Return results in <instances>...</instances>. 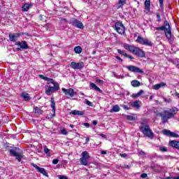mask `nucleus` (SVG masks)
Returning <instances> with one entry per match:
<instances>
[{
  "label": "nucleus",
  "instance_id": "obj_1",
  "mask_svg": "<svg viewBox=\"0 0 179 179\" xmlns=\"http://www.w3.org/2000/svg\"><path fill=\"white\" fill-rule=\"evenodd\" d=\"M178 111V108L173 107L169 110H164L163 113H157V115H159V117H162L163 124H166V122H169V120L174 118V116L177 114Z\"/></svg>",
  "mask_w": 179,
  "mask_h": 179
},
{
  "label": "nucleus",
  "instance_id": "obj_2",
  "mask_svg": "<svg viewBox=\"0 0 179 179\" xmlns=\"http://www.w3.org/2000/svg\"><path fill=\"white\" fill-rule=\"evenodd\" d=\"M124 47L129 52H133L134 55H137L140 58L145 57V51L142 50V49L129 44H124Z\"/></svg>",
  "mask_w": 179,
  "mask_h": 179
},
{
  "label": "nucleus",
  "instance_id": "obj_3",
  "mask_svg": "<svg viewBox=\"0 0 179 179\" xmlns=\"http://www.w3.org/2000/svg\"><path fill=\"white\" fill-rule=\"evenodd\" d=\"M139 129L141 132L143 134V135L147 136V138H150V139H153V138H155V134L152 129H150V127H149L148 124L143 122H141L139 127Z\"/></svg>",
  "mask_w": 179,
  "mask_h": 179
},
{
  "label": "nucleus",
  "instance_id": "obj_4",
  "mask_svg": "<svg viewBox=\"0 0 179 179\" xmlns=\"http://www.w3.org/2000/svg\"><path fill=\"white\" fill-rule=\"evenodd\" d=\"M155 30H161L162 31H164L167 40H169V41L170 40H171V27H170V23H169L168 20L164 21V25L162 27H155Z\"/></svg>",
  "mask_w": 179,
  "mask_h": 179
},
{
  "label": "nucleus",
  "instance_id": "obj_5",
  "mask_svg": "<svg viewBox=\"0 0 179 179\" xmlns=\"http://www.w3.org/2000/svg\"><path fill=\"white\" fill-rule=\"evenodd\" d=\"M59 90V85H53V87L50 85L45 86V93L47 96H51L52 93H55V92H58Z\"/></svg>",
  "mask_w": 179,
  "mask_h": 179
},
{
  "label": "nucleus",
  "instance_id": "obj_6",
  "mask_svg": "<svg viewBox=\"0 0 179 179\" xmlns=\"http://www.w3.org/2000/svg\"><path fill=\"white\" fill-rule=\"evenodd\" d=\"M89 159H90V155L87 151H84L81 154V157L80 158V163L82 166H87L89 164Z\"/></svg>",
  "mask_w": 179,
  "mask_h": 179
},
{
  "label": "nucleus",
  "instance_id": "obj_7",
  "mask_svg": "<svg viewBox=\"0 0 179 179\" xmlns=\"http://www.w3.org/2000/svg\"><path fill=\"white\" fill-rule=\"evenodd\" d=\"M137 43L141 44L142 45H148V47H152L153 45V43L150 41V40L148 38H143L142 36H138L136 40Z\"/></svg>",
  "mask_w": 179,
  "mask_h": 179
},
{
  "label": "nucleus",
  "instance_id": "obj_8",
  "mask_svg": "<svg viewBox=\"0 0 179 179\" xmlns=\"http://www.w3.org/2000/svg\"><path fill=\"white\" fill-rule=\"evenodd\" d=\"M115 29L119 34H125V27L121 22H117L115 24Z\"/></svg>",
  "mask_w": 179,
  "mask_h": 179
},
{
  "label": "nucleus",
  "instance_id": "obj_9",
  "mask_svg": "<svg viewBox=\"0 0 179 179\" xmlns=\"http://www.w3.org/2000/svg\"><path fill=\"white\" fill-rule=\"evenodd\" d=\"M70 23L74 27H77V29H80L81 30H83V29H85L83 23H82V22H80V20H78L76 18H72L70 21Z\"/></svg>",
  "mask_w": 179,
  "mask_h": 179
},
{
  "label": "nucleus",
  "instance_id": "obj_10",
  "mask_svg": "<svg viewBox=\"0 0 179 179\" xmlns=\"http://www.w3.org/2000/svg\"><path fill=\"white\" fill-rule=\"evenodd\" d=\"M127 69L130 72H134L135 73H143V70L136 66H127Z\"/></svg>",
  "mask_w": 179,
  "mask_h": 179
},
{
  "label": "nucleus",
  "instance_id": "obj_11",
  "mask_svg": "<svg viewBox=\"0 0 179 179\" xmlns=\"http://www.w3.org/2000/svg\"><path fill=\"white\" fill-rule=\"evenodd\" d=\"M70 66L72 69H82L85 66V64L83 62L78 63L73 62L71 63Z\"/></svg>",
  "mask_w": 179,
  "mask_h": 179
},
{
  "label": "nucleus",
  "instance_id": "obj_12",
  "mask_svg": "<svg viewBox=\"0 0 179 179\" xmlns=\"http://www.w3.org/2000/svg\"><path fill=\"white\" fill-rule=\"evenodd\" d=\"M63 93L66 96H69L70 97H73L75 96V90L72 88L66 89L64 87L62 88Z\"/></svg>",
  "mask_w": 179,
  "mask_h": 179
},
{
  "label": "nucleus",
  "instance_id": "obj_13",
  "mask_svg": "<svg viewBox=\"0 0 179 179\" xmlns=\"http://www.w3.org/2000/svg\"><path fill=\"white\" fill-rule=\"evenodd\" d=\"M162 134H164V135H165L166 136H169L170 138H178L179 136L178 134L172 132L170 130H167V129H164L162 131Z\"/></svg>",
  "mask_w": 179,
  "mask_h": 179
},
{
  "label": "nucleus",
  "instance_id": "obj_14",
  "mask_svg": "<svg viewBox=\"0 0 179 179\" xmlns=\"http://www.w3.org/2000/svg\"><path fill=\"white\" fill-rule=\"evenodd\" d=\"M31 166L34 167V169H36V170H37L38 173H41V174H43V176H45L46 177H48V173H47V171L44 168H41L35 164H31Z\"/></svg>",
  "mask_w": 179,
  "mask_h": 179
},
{
  "label": "nucleus",
  "instance_id": "obj_15",
  "mask_svg": "<svg viewBox=\"0 0 179 179\" xmlns=\"http://www.w3.org/2000/svg\"><path fill=\"white\" fill-rule=\"evenodd\" d=\"M8 37H9L10 41L15 43L17 41V38L20 37V33L10 34L8 35Z\"/></svg>",
  "mask_w": 179,
  "mask_h": 179
},
{
  "label": "nucleus",
  "instance_id": "obj_16",
  "mask_svg": "<svg viewBox=\"0 0 179 179\" xmlns=\"http://www.w3.org/2000/svg\"><path fill=\"white\" fill-rule=\"evenodd\" d=\"M15 45L20 47L22 50H27L29 46L27 45V42L26 41H22L21 42H16Z\"/></svg>",
  "mask_w": 179,
  "mask_h": 179
},
{
  "label": "nucleus",
  "instance_id": "obj_17",
  "mask_svg": "<svg viewBox=\"0 0 179 179\" xmlns=\"http://www.w3.org/2000/svg\"><path fill=\"white\" fill-rule=\"evenodd\" d=\"M90 89H92L93 90H96V92H99V93H103V90H101L94 83H90Z\"/></svg>",
  "mask_w": 179,
  "mask_h": 179
},
{
  "label": "nucleus",
  "instance_id": "obj_18",
  "mask_svg": "<svg viewBox=\"0 0 179 179\" xmlns=\"http://www.w3.org/2000/svg\"><path fill=\"white\" fill-rule=\"evenodd\" d=\"M139 103H141V101H135L134 102H129V105L134 108H141V104Z\"/></svg>",
  "mask_w": 179,
  "mask_h": 179
},
{
  "label": "nucleus",
  "instance_id": "obj_19",
  "mask_svg": "<svg viewBox=\"0 0 179 179\" xmlns=\"http://www.w3.org/2000/svg\"><path fill=\"white\" fill-rule=\"evenodd\" d=\"M51 101V108H52V111H53V114L52 115V118L53 117H55V101L54 100V98H51L50 99Z\"/></svg>",
  "mask_w": 179,
  "mask_h": 179
},
{
  "label": "nucleus",
  "instance_id": "obj_20",
  "mask_svg": "<svg viewBox=\"0 0 179 179\" xmlns=\"http://www.w3.org/2000/svg\"><path fill=\"white\" fill-rule=\"evenodd\" d=\"M19 153V148L14 147L10 150V156L15 157Z\"/></svg>",
  "mask_w": 179,
  "mask_h": 179
},
{
  "label": "nucleus",
  "instance_id": "obj_21",
  "mask_svg": "<svg viewBox=\"0 0 179 179\" xmlns=\"http://www.w3.org/2000/svg\"><path fill=\"white\" fill-rule=\"evenodd\" d=\"M170 146H171L172 148H175L176 149H179V141H171L169 143Z\"/></svg>",
  "mask_w": 179,
  "mask_h": 179
},
{
  "label": "nucleus",
  "instance_id": "obj_22",
  "mask_svg": "<svg viewBox=\"0 0 179 179\" xmlns=\"http://www.w3.org/2000/svg\"><path fill=\"white\" fill-rule=\"evenodd\" d=\"M125 3H127V0H118V2L117 3V9H120V8H123Z\"/></svg>",
  "mask_w": 179,
  "mask_h": 179
},
{
  "label": "nucleus",
  "instance_id": "obj_23",
  "mask_svg": "<svg viewBox=\"0 0 179 179\" xmlns=\"http://www.w3.org/2000/svg\"><path fill=\"white\" fill-rule=\"evenodd\" d=\"M34 113L35 114H43V113H44V111H43V110H41V108H40L37 106H34Z\"/></svg>",
  "mask_w": 179,
  "mask_h": 179
},
{
  "label": "nucleus",
  "instance_id": "obj_24",
  "mask_svg": "<svg viewBox=\"0 0 179 179\" xmlns=\"http://www.w3.org/2000/svg\"><path fill=\"white\" fill-rule=\"evenodd\" d=\"M21 96L23 97V99L25 101H29V100H30V99H31L29 94H27L26 92H22L21 94Z\"/></svg>",
  "mask_w": 179,
  "mask_h": 179
},
{
  "label": "nucleus",
  "instance_id": "obj_25",
  "mask_svg": "<svg viewBox=\"0 0 179 179\" xmlns=\"http://www.w3.org/2000/svg\"><path fill=\"white\" fill-rule=\"evenodd\" d=\"M131 85L133 86V87H139V86H141V83L136 80H134L131 82Z\"/></svg>",
  "mask_w": 179,
  "mask_h": 179
},
{
  "label": "nucleus",
  "instance_id": "obj_26",
  "mask_svg": "<svg viewBox=\"0 0 179 179\" xmlns=\"http://www.w3.org/2000/svg\"><path fill=\"white\" fill-rule=\"evenodd\" d=\"M144 5H145V9L146 10H150V0H145V3H144Z\"/></svg>",
  "mask_w": 179,
  "mask_h": 179
},
{
  "label": "nucleus",
  "instance_id": "obj_27",
  "mask_svg": "<svg viewBox=\"0 0 179 179\" xmlns=\"http://www.w3.org/2000/svg\"><path fill=\"white\" fill-rule=\"evenodd\" d=\"M120 110V106L118 105H115L110 109V113H118Z\"/></svg>",
  "mask_w": 179,
  "mask_h": 179
},
{
  "label": "nucleus",
  "instance_id": "obj_28",
  "mask_svg": "<svg viewBox=\"0 0 179 179\" xmlns=\"http://www.w3.org/2000/svg\"><path fill=\"white\" fill-rule=\"evenodd\" d=\"M43 27L46 29V30H52L54 29V27L52 26V24L51 23H47L45 25H43Z\"/></svg>",
  "mask_w": 179,
  "mask_h": 179
},
{
  "label": "nucleus",
  "instance_id": "obj_29",
  "mask_svg": "<svg viewBox=\"0 0 179 179\" xmlns=\"http://www.w3.org/2000/svg\"><path fill=\"white\" fill-rule=\"evenodd\" d=\"M31 6V5L28 4V3L24 4L23 6H22L23 12H27V10H29L30 9Z\"/></svg>",
  "mask_w": 179,
  "mask_h": 179
},
{
  "label": "nucleus",
  "instance_id": "obj_30",
  "mask_svg": "<svg viewBox=\"0 0 179 179\" xmlns=\"http://www.w3.org/2000/svg\"><path fill=\"white\" fill-rule=\"evenodd\" d=\"M82 51H83V50L80 46H76L74 48V52H76V54H80Z\"/></svg>",
  "mask_w": 179,
  "mask_h": 179
},
{
  "label": "nucleus",
  "instance_id": "obj_31",
  "mask_svg": "<svg viewBox=\"0 0 179 179\" xmlns=\"http://www.w3.org/2000/svg\"><path fill=\"white\" fill-rule=\"evenodd\" d=\"M48 79L49 80H46L48 81V85L52 84V85H53V86L59 85V84H58V83L55 82L53 79H51L50 78H48Z\"/></svg>",
  "mask_w": 179,
  "mask_h": 179
},
{
  "label": "nucleus",
  "instance_id": "obj_32",
  "mask_svg": "<svg viewBox=\"0 0 179 179\" xmlns=\"http://www.w3.org/2000/svg\"><path fill=\"white\" fill-rule=\"evenodd\" d=\"M143 90H141L137 94H132L131 97H133V99H136L139 97L141 94H143Z\"/></svg>",
  "mask_w": 179,
  "mask_h": 179
},
{
  "label": "nucleus",
  "instance_id": "obj_33",
  "mask_svg": "<svg viewBox=\"0 0 179 179\" xmlns=\"http://www.w3.org/2000/svg\"><path fill=\"white\" fill-rule=\"evenodd\" d=\"M14 157H16L17 162H22V159H23V155L18 152Z\"/></svg>",
  "mask_w": 179,
  "mask_h": 179
},
{
  "label": "nucleus",
  "instance_id": "obj_34",
  "mask_svg": "<svg viewBox=\"0 0 179 179\" xmlns=\"http://www.w3.org/2000/svg\"><path fill=\"white\" fill-rule=\"evenodd\" d=\"M43 152H45V153L47 155V156H48V157H50V156H51V155L50 153V149H48V148H47V146L43 147Z\"/></svg>",
  "mask_w": 179,
  "mask_h": 179
},
{
  "label": "nucleus",
  "instance_id": "obj_35",
  "mask_svg": "<svg viewBox=\"0 0 179 179\" xmlns=\"http://www.w3.org/2000/svg\"><path fill=\"white\" fill-rule=\"evenodd\" d=\"M127 120H128V121H136V117L132 116V115H127L126 116Z\"/></svg>",
  "mask_w": 179,
  "mask_h": 179
},
{
  "label": "nucleus",
  "instance_id": "obj_36",
  "mask_svg": "<svg viewBox=\"0 0 179 179\" xmlns=\"http://www.w3.org/2000/svg\"><path fill=\"white\" fill-rule=\"evenodd\" d=\"M159 8L162 10H164V0H159Z\"/></svg>",
  "mask_w": 179,
  "mask_h": 179
},
{
  "label": "nucleus",
  "instance_id": "obj_37",
  "mask_svg": "<svg viewBox=\"0 0 179 179\" xmlns=\"http://www.w3.org/2000/svg\"><path fill=\"white\" fill-rule=\"evenodd\" d=\"M60 132L62 135H68V131H66V129L65 128L60 129Z\"/></svg>",
  "mask_w": 179,
  "mask_h": 179
},
{
  "label": "nucleus",
  "instance_id": "obj_38",
  "mask_svg": "<svg viewBox=\"0 0 179 179\" xmlns=\"http://www.w3.org/2000/svg\"><path fill=\"white\" fill-rule=\"evenodd\" d=\"M164 101H165V103H172L173 102V100L171 99V98H166V97H164Z\"/></svg>",
  "mask_w": 179,
  "mask_h": 179
},
{
  "label": "nucleus",
  "instance_id": "obj_39",
  "mask_svg": "<svg viewBox=\"0 0 179 179\" xmlns=\"http://www.w3.org/2000/svg\"><path fill=\"white\" fill-rule=\"evenodd\" d=\"M117 52H118V54H120L121 55H124V57H125V55H127L125 51L121 50L120 49L117 50Z\"/></svg>",
  "mask_w": 179,
  "mask_h": 179
},
{
  "label": "nucleus",
  "instance_id": "obj_40",
  "mask_svg": "<svg viewBox=\"0 0 179 179\" xmlns=\"http://www.w3.org/2000/svg\"><path fill=\"white\" fill-rule=\"evenodd\" d=\"M85 104H87V106H90V107H92L93 106V103L87 99L85 100Z\"/></svg>",
  "mask_w": 179,
  "mask_h": 179
},
{
  "label": "nucleus",
  "instance_id": "obj_41",
  "mask_svg": "<svg viewBox=\"0 0 179 179\" xmlns=\"http://www.w3.org/2000/svg\"><path fill=\"white\" fill-rule=\"evenodd\" d=\"M39 78H40V79H43V80H49L48 77H45L43 75H39Z\"/></svg>",
  "mask_w": 179,
  "mask_h": 179
},
{
  "label": "nucleus",
  "instance_id": "obj_42",
  "mask_svg": "<svg viewBox=\"0 0 179 179\" xmlns=\"http://www.w3.org/2000/svg\"><path fill=\"white\" fill-rule=\"evenodd\" d=\"M138 155H140V156H145V155H146V152H145L143 150H140L139 152H138Z\"/></svg>",
  "mask_w": 179,
  "mask_h": 179
},
{
  "label": "nucleus",
  "instance_id": "obj_43",
  "mask_svg": "<svg viewBox=\"0 0 179 179\" xmlns=\"http://www.w3.org/2000/svg\"><path fill=\"white\" fill-rule=\"evenodd\" d=\"M85 114V111L83 110H77V115H83Z\"/></svg>",
  "mask_w": 179,
  "mask_h": 179
},
{
  "label": "nucleus",
  "instance_id": "obj_44",
  "mask_svg": "<svg viewBox=\"0 0 179 179\" xmlns=\"http://www.w3.org/2000/svg\"><path fill=\"white\" fill-rule=\"evenodd\" d=\"M153 89H155V90H159V89H160V85H159V84H156L153 86Z\"/></svg>",
  "mask_w": 179,
  "mask_h": 179
},
{
  "label": "nucleus",
  "instance_id": "obj_45",
  "mask_svg": "<svg viewBox=\"0 0 179 179\" xmlns=\"http://www.w3.org/2000/svg\"><path fill=\"white\" fill-rule=\"evenodd\" d=\"M159 150H161V152H167V148L166 147H160Z\"/></svg>",
  "mask_w": 179,
  "mask_h": 179
},
{
  "label": "nucleus",
  "instance_id": "obj_46",
  "mask_svg": "<svg viewBox=\"0 0 179 179\" xmlns=\"http://www.w3.org/2000/svg\"><path fill=\"white\" fill-rule=\"evenodd\" d=\"M125 57L126 58H129V59H134V57H132L131 55L126 54Z\"/></svg>",
  "mask_w": 179,
  "mask_h": 179
},
{
  "label": "nucleus",
  "instance_id": "obj_47",
  "mask_svg": "<svg viewBox=\"0 0 179 179\" xmlns=\"http://www.w3.org/2000/svg\"><path fill=\"white\" fill-rule=\"evenodd\" d=\"M58 162H59L58 159H55L52 160V164H58Z\"/></svg>",
  "mask_w": 179,
  "mask_h": 179
},
{
  "label": "nucleus",
  "instance_id": "obj_48",
  "mask_svg": "<svg viewBox=\"0 0 179 179\" xmlns=\"http://www.w3.org/2000/svg\"><path fill=\"white\" fill-rule=\"evenodd\" d=\"M71 114H73V115H78V110H71Z\"/></svg>",
  "mask_w": 179,
  "mask_h": 179
},
{
  "label": "nucleus",
  "instance_id": "obj_49",
  "mask_svg": "<svg viewBox=\"0 0 179 179\" xmlns=\"http://www.w3.org/2000/svg\"><path fill=\"white\" fill-rule=\"evenodd\" d=\"M120 156L125 159L126 157H128V155H127V153H123V154H120Z\"/></svg>",
  "mask_w": 179,
  "mask_h": 179
},
{
  "label": "nucleus",
  "instance_id": "obj_50",
  "mask_svg": "<svg viewBox=\"0 0 179 179\" xmlns=\"http://www.w3.org/2000/svg\"><path fill=\"white\" fill-rule=\"evenodd\" d=\"M158 85H159V87H164V86H166L165 83H160Z\"/></svg>",
  "mask_w": 179,
  "mask_h": 179
},
{
  "label": "nucleus",
  "instance_id": "obj_51",
  "mask_svg": "<svg viewBox=\"0 0 179 179\" xmlns=\"http://www.w3.org/2000/svg\"><path fill=\"white\" fill-rule=\"evenodd\" d=\"M157 22H160V20H162L159 13H157Z\"/></svg>",
  "mask_w": 179,
  "mask_h": 179
},
{
  "label": "nucleus",
  "instance_id": "obj_52",
  "mask_svg": "<svg viewBox=\"0 0 179 179\" xmlns=\"http://www.w3.org/2000/svg\"><path fill=\"white\" fill-rule=\"evenodd\" d=\"M122 107L124 110H131V108L128 107L127 105H123Z\"/></svg>",
  "mask_w": 179,
  "mask_h": 179
},
{
  "label": "nucleus",
  "instance_id": "obj_53",
  "mask_svg": "<svg viewBox=\"0 0 179 179\" xmlns=\"http://www.w3.org/2000/svg\"><path fill=\"white\" fill-rule=\"evenodd\" d=\"M89 141H90V138L89 137H85V144L87 145V143H89Z\"/></svg>",
  "mask_w": 179,
  "mask_h": 179
},
{
  "label": "nucleus",
  "instance_id": "obj_54",
  "mask_svg": "<svg viewBox=\"0 0 179 179\" xmlns=\"http://www.w3.org/2000/svg\"><path fill=\"white\" fill-rule=\"evenodd\" d=\"M146 177H148V174H146V173L141 174V178H146Z\"/></svg>",
  "mask_w": 179,
  "mask_h": 179
},
{
  "label": "nucleus",
  "instance_id": "obj_55",
  "mask_svg": "<svg viewBox=\"0 0 179 179\" xmlns=\"http://www.w3.org/2000/svg\"><path fill=\"white\" fill-rule=\"evenodd\" d=\"M59 179H68V178L66 176H59Z\"/></svg>",
  "mask_w": 179,
  "mask_h": 179
},
{
  "label": "nucleus",
  "instance_id": "obj_56",
  "mask_svg": "<svg viewBox=\"0 0 179 179\" xmlns=\"http://www.w3.org/2000/svg\"><path fill=\"white\" fill-rule=\"evenodd\" d=\"M43 17H45V16L43 15H39V19L40 20H43Z\"/></svg>",
  "mask_w": 179,
  "mask_h": 179
},
{
  "label": "nucleus",
  "instance_id": "obj_57",
  "mask_svg": "<svg viewBox=\"0 0 179 179\" xmlns=\"http://www.w3.org/2000/svg\"><path fill=\"white\" fill-rule=\"evenodd\" d=\"M83 125H84V127H86L87 128H89V127H90V124L89 123H84Z\"/></svg>",
  "mask_w": 179,
  "mask_h": 179
},
{
  "label": "nucleus",
  "instance_id": "obj_58",
  "mask_svg": "<svg viewBox=\"0 0 179 179\" xmlns=\"http://www.w3.org/2000/svg\"><path fill=\"white\" fill-rule=\"evenodd\" d=\"M96 82H97L98 83H103V80H100V79H96Z\"/></svg>",
  "mask_w": 179,
  "mask_h": 179
},
{
  "label": "nucleus",
  "instance_id": "obj_59",
  "mask_svg": "<svg viewBox=\"0 0 179 179\" xmlns=\"http://www.w3.org/2000/svg\"><path fill=\"white\" fill-rule=\"evenodd\" d=\"M174 96H176V97L179 99V93L178 92H175Z\"/></svg>",
  "mask_w": 179,
  "mask_h": 179
},
{
  "label": "nucleus",
  "instance_id": "obj_60",
  "mask_svg": "<svg viewBox=\"0 0 179 179\" xmlns=\"http://www.w3.org/2000/svg\"><path fill=\"white\" fill-rule=\"evenodd\" d=\"M101 155H107V151H105V150L101 151Z\"/></svg>",
  "mask_w": 179,
  "mask_h": 179
},
{
  "label": "nucleus",
  "instance_id": "obj_61",
  "mask_svg": "<svg viewBox=\"0 0 179 179\" xmlns=\"http://www.w3.org/2000/svg\"><path fill=\"white\" fill-rule=\"evenodd\" d=\"M116 59H118V61H121L122 62V59L118 56L116 57Z\"/></svg>",
  "mask_w": 179,
  "mask_h": 179
},
{
  "label": "nucleus",
  "instance_id": "obj_62",
  "mask_svg": "<svg viewBox=\"0 0 179 179\" xmlns=\"http://www.w3.org/2000/svg\"><path fill=\"white\" fill-rule=\"evenodd\" d=\"M93 125H97V120H94L92 122Z\"/></svg>",
  "mask_w": 179,
  "mask_h": 179
},
{
  "label": "nucleus",
  "instance_id": "obj_63",
  "mask_svg": "<svg viewBox=\"0 0 179 179\" xmlns=\"http://www.w3.org/2000/svg\"><path fill=\"white\" fill-rule=\"evenodd\" d=\"M99 136H101L102 138H106V135H104L103 134H99Z\"/></svg>",
  "mask_w": 179,
  "mask_h": 179
},
{
  "label": "nucleus",
  "instance_id": "obj_64",
  "mask_svg": "<svg viewBox=\"0 0 179 179\" xmlns=\"http://www.w3.org/2000/svg\"><path fill=\"white\" fill-rule=\"evenodd\" d=\"M124 169H131V166L129 165L124 166Z\"/></svg>",
  "mask_w": 179,
  "mask_h": 179
}]
</instances>
